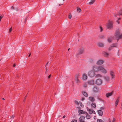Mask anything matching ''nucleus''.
Masks as SVG:
<instances>
[{
    "label": "nucleus",
    "instance_id": "1",
    "mask_svg": "<svg viewBox=\"0 0 122 122\" xmlns=\"http://www.w3.org/2000/svg\"><path fill=\"white\" fill-rule=\"evenodd\" d=\"M93 70L95 72H98L99 71L104 73H106L107 71L106 70L102 67L99 66L98 67L96 66H94L93 67Z\"/></svg>",
    "mask_w": 122,
    "mask_h": 122
},
{
    "label": "nucleus",
    "instance_id": "2",
    "mask_svg": "<svg viewBox=\"0 0 122 122\" xmlns=\"http://www.w3.org/2000/svg\"><path fill=\"white\" fill-rule=\"evenodd\" d=\"M115 37L117 38V41L122 38V33H120V31L119 30H117L115 34Z\"/></svg>",
    "mask_w": 122,
    "mask_h": 122
},
{
    "label": "nucleus",
    "instance_id": "3",
    "mask_svg": "<svg viewBox=\"0 0 122 122\" xmlns=\"http://www.w3.org/2000/svg\"><path fill=\"white\" fill-rule=\"evenodd\" d=\"M107 27L108 29H113V26L112 22V21L109 22L107 25Z\"/></svg>",
    "mask_w": 122,
    "mask_h": 122
},
{
    "label": "nucleus",
    "instance_id": "4",
    "mask_svg": "<svg viewBox=\"0 0 122 122\" xmlns=\"http://www.w3.org/2000/svg\"><path fill=\"white\" fill-rule=\"evenodd\" d=\"M102 83V80L100 79H98L96 80L95 83L97 85H100Z\"/></svg>",
    "mask_w": 122,
    "mask_h": 122
},
{
    "label": "nucleus",
    "instance_id": "5",
    "mask_svg": "<svg viewBox=\"0 0 122 122\" xmlns=\"http://www.w3.org/2000/svg\"><path fill=\"white\" fill-rule=\"evenodd\" d=\"M95 75V73L93 71H91L89 72L88 73V76L91 77H94Z\"/></svg>",
    "mask_w": 122,
    "mask_h": 122
},
{
    "label": "nucleus",
    "instance_id": "6",
    "mask_svg": "<svg viewBox=\"0 0 122 122\" xmlns=\"http://www.w3.org/2000/svg\"><path fill=\"white\" fill-rule=\"evenodd\" d=\"M79 119L80 122H85V117L82 116H80Z\"/></svg>",
    "mask_w": 122,
    "mask_h": 122
},
{
    "label": "nucleus",
    "instance_id": "7",
    "mask_svg": "<svg viewBox=\"0 0 122 122\" xmlns=\"http://www.w3.org/2000/svg\"><path fill=\"white\" fill-rule=\"evenodd\" d=\"M99 91V88L97 86H95L93 89V91L95 92H97Z\"/></svg>",
    "mask_w": 122,
    "mask_h": 122
},
{
    "label": "nucleus",
    "instance_id": "8",
    "mask_svg": "<svg viewBox=\"0 0 122 122\" xmlns=\"http://www.w3.org/2000/svg\"><path fill=\"white\" fill-rule=\"evenodd\" d=\"M79 76V74H77L75 76V81L76 83L78 84L79 83V81L78 79V78Z\"/></svg>",
    "mask_w": 122,
    "mask_h": 122
},
{
    "label": "nucleus",
    "instance_id": "9",
    "mask_svg": "<svg viewBox=\"0 0 122 122\" xmlns=\"http://www.w3.org/2000/svg\"><path fill=\"white\" fill-rule=\"evenodd\" d=\"M118 14H115L114 15V16L115 17H117V16L118 15L119 16L120 15L122 16V10H121L120 11H119L118 12Z\"/></svg>",
    "mask_w": 122,
    "mask_h": 122
},
{
    "label": "nucleus",
    "instance_id": "10",
    "mask_svg": "<svg viewBox=\"0 0 122 122\" xmlns=\"http://www.w3.org/2000/svg\"><path fill=\"white\" fill-rule=\"evenodd\" d=\"M102 54L105 57H108L109 55V54L108 53L105 51H103L102 52Z\"/></svg>",
    "mask_w": 122,
    "mask_h": 122
},
{
    "label": "nucleus",
    "instance_id": "11",
    "mask_svg": "<svg viewBox=\"0 0 122 122\" xmlns=\"http://www.w3.org/2000/svg\"><path fill=\"white\" fill-rule=\"evenodd\" d=\"M103 63V61L102 60H100L97 61V64L98 65H100L102 64Z\"/></svg>",
    "mask_w": 122,
    "mask_h": 122
},
{
    "label": "nucleus",
    "instance_id": "12",
    "mask_svg": "<svg viewBox=\"0 0 122 122\" xmlns=\"http://www.w3.org/2000/svg\"><path fill=\"white\" fill-rule=\"evenodd\" d=\"M87 83L90 85H93L94 84V81L92 80L88 81Z\"/></svg>",
    "mask_w": 122,
    "mask_h": 122
},
{
    "label": "nucleus",
    "instance_id": "13",
    "mask_svg": "<svg viewBox=\"0 0 122 122\" xmlns=\"http://www.w3.org/2000/svg\"><path fill=\"white\" fill-rule=\"evenodd\" d=\"M98 114L99 116H102L103 114V112L101 110H98L97 111Z\"/></svg>",
    "mask_w": 122,
    "mask_h": 122
},
{
    "label": "nucleus",
    "instance_id": "14",
    "mask_svg": "<svg viewBox=\"0 0 122 122\" xmlns=\"http://www.w3.org/2000/svg\"><path fill=\"white\" fill-rule=\"evenodd\" d=\"M84 49L83 48H81L79 51L78 55H81L83 54L84 52Z\"/></svg>",
    "mask_w": 122,
    "mask_h": 122
},
{
    "label": "nucleus",
    "instance_id": "15",
    "mask_svg": "<svg viewBox=\"0 0 122 122\" xmlns=\"http://www.w3.org/2000/svg\"><path fill=\"white\" fill-rule=\"evenodd\" d=\"M110 74L112 78H114L115 77V75L114 74V72L112 71H111L110 72Z\"/></svg>",
    "mask_w": 122,
    "mask_h": 122
},
{
    "label": "nucleus",
    "instance_id": "16",
    "mask_svg": "<svg viewBox=\"0 0 122 122\" xmlns=\"http://www.w3.org/2000/svg\"><path fill=\"white\" fill-rule=\"evenodd\" d=\"M113 94V92H108L106 94V96L107 98L108 97H109L111 96Z\"/></svg>",
    "mask_w": 122,
    "mask_h": 122
},
{
    "label": "nucleus",
    "instance_id": "17",
    "mask_svg": "<svg viewBox=\"0 0 122 122\" xmlns=\"http://www.w3.org/2000/svg\"><path fill=\"white\" fill-rule=\"evenodd\" d=\"M87 75L85 73L82 76V78L83 80H86L87 79Z\"/></svg>",
    "mask_w": 122,
    "mask_h": 122
},
{
    "label": "nucleus",
    "instance_id": "18",
    "mask_svg": "<svg viewBox=\"0 0 122 122\" xmlns=\"http://www.w3.org/2000/svg\"><path fill=\"white\" fill-rule=\"evenodd\" d=\"M119 97H118L115 101V106L116 107L117 105L118 104V103L119 101Z\"/></svg>",
    "mask_w": 122,
    "mask_h": 122
},
{
    "label": "nucleus",
    "instance_id": "19",
    "mask_svg": "<svg viewBox=\"0 0 122 122\" xmlns=\"http://www.w3.org/2000/svg\"><path fill=\"white\" fill-rule=\"evenodd\" d=\"M86 108H87V110H88L89 113L90 114H92L93 112V110L89 109L88 107H87Z\"/></svg>",
    "mask_w": 122,
    "mask_h": 122
},
{
    "label": "nucleus",
    "instance_id": "20",
    "mask_svg": "<svg viewBox=\"0 0 122 122\" xmlns=\"http://www.w3.org/2000/svg\"><path fill=\"white\" fill-rule=\"evenodd\" d=\"M89 99L91 102H93L95 100V99L94 97H89Z\"/></svg>",
    "mask_w": 122,
    "mask_h": 122
},
{
    "label": "nucleus",
    "instance_id": "21",
    "mask_svg": "<svg viewBox=\"0 0 122 122\" xmlns=\"http://www.w3.org/2000/svg\"><path fill=\"white\" fill-rule=\"evenodd\" d=\"M82 94L85 96L86 97H87L88 94L87 93L83 91L82 92Z\"/></svg>",
    "mask_w": 122,
    "mask_h": 122
},
{
    "label": "nucleus",
    "instance_id": "22",
    "mask_svg": "<svg viewBox=\"0 0 122 122\" xmlns=\"http://www.w3.org/2000/svg\"><path fill=\"white\" fill-rule=\"evenodd\" d=\"M112 37H110L107 38V41L109 42H111L112 41Z\"/></svg>",
    "mask_w": 122,
    "mask_h": 122
},
{
    "label": "nucleus",
    "instance_id": "23",
    "mask_svg": "<svg viewBox=\"0 0 122 122\" xmlns=\"http://www.w3.org/2000/svg\"><path fill=\"white\" fill-rule=\"evenodd\" d=\"M104 79L107 81H109L110 79V77L108 76H105L104 77Z\"/></svg>",
    "mask_w": 122,
    "mask_h": 122
},
{
    "label": "nucleus",
    "instance_id": "24",
    "mask_svg": "<svg viewBox=\"0 0 122 122\" xmlns=\"http://www.w3.org/2000/svg\"><path fill=\"white\" fill-rule=\"evenodd\" d=\"M98 46L101 47H103L104 46V45L102 43H99L98 44Z\"/></svg>",
    "mask_w": 122,
    "mask_h": 122
},
{
    "label": "nucleus",
    "instance_id": "25",
    "mask_svg": "<svg viewBox=\"0 0 122 122\" xmlns=\"http://www.w3.org/2000/svg\"><path fill=\"white\" fill-rule=\"evenodd\" d=\"M91 1L89 3V4L90 5H91L93 4L94 3L95 0H90Z\"/></svg>",
    "mask_w": 122,
    "mask_h": 122
},
{
    "label": "nucleus",
    "instance_id": "26",
    "mask_svg": "<svg viewBox=\"0 0 122 122\" xmlns=\"http://www.w3.org/2000/svg\"><path fill=\"white\" fill-rule=\"evenodd\" d=\"M93 108H95L96 106V105L95 103L92 102L91 104Z\"/></svg>",
    "mask_w": 122,
    "mask_h": 122
},
{
    "label": "nucleus",
    "instance_id": "27",
    "mask_svg": "<svg viewBox=\"0 0 122 122\" xmlns=\"http://www.w3.org/2000/svg\"><path fill=\"white\" fill-rule=\"evenodd\" d=\"M117 43H114L111 46L112 47H116L117 46Z\"/></svg>",
    "mask_w": 122,
    "mask_h": 122
},
{
    "label": "nucleus",
    "instance_id": "28",
    "mask_svg": "<svg viewBox=\"0 0 122 122\" xmlns=\"http://www.w3.org/2000/svg\"><path fill=\"white\" fill-rule=\"evenodd\" d=\"M96 77H102V76L100 74H98L96 75Z\"/></svg>",
    "mask_w": 122,
    "mask_h": 122
},
{
    "label": "nucleus",
    "instance_id": "29",
    "mask_svg": "<svg viewBox=\"0 0 122 122\" xmlns=\"http://www.w3.org/2000/svg\"><path fill=\"white\" fill-rule=\"evenodd\" d=\"M77 12H80L81 11V9L78 7L77 8Z\"/></svg>",
    "mask_w": 122,
    "mask_h": 122
},
{
    "label": "nucleus",
    "instance_id": "30",
    "mask_svg": "<svg viewBox=\"0 0 122 122\" xmlns=\"http://www.w3.org/2000/svg\"><path fill=\"white\" fill-rule=\"evenodd\" d=\"M86 119H88L90 118V116L89 115L87 114L86 115Z\"/></svg>",
    "mask_w": 122,
    "mask_h": 122
},
{
    "label": "nucleus",
    "instance_id": "31",
    "mask_svg": "<svg viewBox=\"0 0 122 122\" xmlns=\"http://www.w3.org/2000/svg\"><path fill=\"white\" fill-rule=\"evenodd\" d=\"M83 111L82 110H78V112L80 114H83Z\"/></svg>",
    "mask_w": 122,
    "mask_h": 122
},
{
    "label": "nucleus",
    "instance_id": "32",
    "mask_svg": "<svg viewBox=\"0 0 122 122\" xmlns=\"http://www.w3.org/2000/svg\"><path fill=\"white\" fill-rule=\"evenodd\" d=\"M97 122H104L101 119H97Z\"/></svg>",
    "mask_w": 122,
    "mask_h": 122
},
{
    "label": "nucleus",
    "instance_id": "33",
    "mask_svg": "<svg viewBox=\"0 0 122 122\" xmlns=\"http://www.w3.org/2000/svg\"><path fill=\"white\" fill-rule=\"evenodd\" d=\"M83 86L85 88L87 87V85L86 83H85L83 84Z\"/></svg>",
    "mask_w": 122,
    "mask_h": 122
},
{
    "label": "nucleus",
    "instance_id": "34",
    "mask_svg": "<svg viewBox=\"0 0 122 122\" xmlns=\"http://www.w3.org/2000/svg\"><path fill=\"white\" fill-rule=\"evenodd\" d=\"M100 32H102L103 30V29L101 26H100Z\"/></svg>",
    "mask_w": 122,
    "mask_h": 122
},
{
    "label": "nucleus",
    "instance_id": "35",
    "mask_svg": "<svg viewBox=\"0 0 122 122\" xmlns=\"http://www.w3.org/2000/svg\"><path fill=\"white\" fill-rule=\"evenodd\" d=\"M104 37V36L103 35H102L100 36L99 37V38H100L102 39Z\"/></svg>",
    "mask_w": 122,
    "mask_h": 122
},
{
    "label": "nucleus",
    "instance_id": "36",
    "mask_svg": "<svg viewBox=\"0 0 122 122\" xmlns=\"http://www.w3.org/2000/svg\"><path fill=\"white\" fill-rule=\"evenodd\" d=\"M3 16L4 15L3 14L2 15H0V20H1L2 18H3Z\"/></svg>",
    "mask_w": 122,
    "mask_h": 122
},
{
    "label": "nucleus",
    "instance_id": "37",
    "mask_svg": "<svg viewBox=\"0 0 122 122\" xmlns=\"http://www.w3.org/2000/svg\"><path fill=\"white\" fill-rule=\"evenodd\" d=\"M112 49V47L111 46L110 47H109L108 49V51H110Z\"/></svg>",
    "mask_w": 122,
    "mask_h": 122
},
{
    "label": "nucleus",
    "instance_id": "38",
    "mask_svg": "<svg viewBox=\"0 0 122 122\" xmlns=\"http://www.w3.org/2000/svg\"><path fill=\"white\" fill-rule=\"evenodd\" d=\"M12 27H11L9 29V31L10 33L12 31Z\"/></svg>",
    "mask_w": 122,
    "mask_h": 122
},
{
    "label": "nucleus",
    "instance_id": "39",
    "mask_svg": "<svg viewBox=\"0 0 122 122\" xmlns=\"http://www.w3.org/2000/svg\"><path fill=\"white\" fill-rule=\"evenodd\" d=\"M77 121L76 120L74 119L71 121V122H77Z\"/></svg>",
    "mask_w": 122,
    "mask_h": 122
},
{
    "label": "nucleus",
    "instance_id": "40",
    "mask_svg": "<svg viewBox=\"0 0 122 122\" xmlns=\"http://www.w3.org/2000/svg\"><path fill=\"white\" fill-rule=\"evenodd\" d=\"M90 62L91 63H92L93 61V60L92 59H91L90 60Z\"/></svg>",
    "mask_w": 122,
    "mask_h": 122
},
{
    "label": "nucleus",
    "instance_id": "41",
    "mask_svg": "<svg viewBox=\"0 0 122 122\" xmlns=\"http://www.w3.org/2000/svg\"><path fill=\"white\" fill-rule=\"evenodd\" d=\"M83 114H86V115L88 113H87V112H86L83 111Z\"/></svg>",
    "mask_w": 122,
    "mask_h": 122
},
{
    "label": "nucleus",
    "instance_id": "42",
    "mask_svg": "<svg viewBox=\"0 0 122 122\" xmlns=\"http://www.w3.org/2000/svg\"><path fill=\"white\" fill-rule=\"evenodd\" d=\"M105 108L104 107H101L100 108V110H103Z\"/></svg>",
    "mask_w": 122,
    "mask_h": 122
},
{
    "label": "nucleus",
    "instance_id": "43",
    "mask_svg": "<svg viewBox=\"0 0 122 122\" xmlns=\"http://www.w3.org/2000/svg\"><path fill=\"white\" fill-rule=\"evenodd\" d=\"M14 117L15 116L14 115H13L11 117V118L12 119H13Z\"/></svg>",
    "mask_w": 122,
    "mask_h": 122
},
{
    "label": "nucleus",
    "instance_id": "44",
    "mask_svg": "<svg viewBox=\"0 0 122 122\" xmlns=\"http://www.w3.org/2000/svg\"><path fill=\"white\" fill-rule=\"evenodd\" d=\"M80 106H81V107H82V106H83V104L81 102L80 103Z\"/></svg>",
    "mask_w": 122,
    "mask_h": 122
},
{
    "label": "nucleus",
    "instance_id": "45",
    "mask_svg": "<svg viewBox=\"0 0 122 122\" xmlns=\"http://www.w3.org/2000/svg\"><path fill=\"white\" fill-rule=\"evenodd\" d=\"M68 18L69 19H71V15H69V16H68Z\"/></svg>",
    "mask_w": 122,
    "mask_h": 122
},
{
    "label": "nucleus",
    "instance_id": "46",
    "mask_svg": "<svg viewBox=\"0 0 122 122\" xmlns=\"http://www.w3.org/2000/svg\"><path fill=\"white\" fill-rule=\"evenodd\" d=\"M74 102L76 104H79L78 102L77 101H75Z\"/></svg>",
    "mask_w": 122,
    "mask_h": 122
},
{
    "label": "nucleus",
    "instance_id": "47",
    "mask_svg": "<svg viewBox=\"0 0 122 122\" xmlns=\"http://www.w3.org/2000/svg\"><path fill=\"white\" fill-rule=\"evenodd\" d=\"M51 76V75H49L48 77V78H50Z\"/></svg>",
    "mask_w": 122,
    "mask_h": 122
},
{
    "label": "nucleus",
    "instance_id": "48",
    "mask_svg": "<svg viewBox=\"0 0 122 122\" xmlns=\"http://www.w3.org/2000/svg\"><path fill=\"white\" fill-rule=\"evenodd\" d=\"M85 98L84 97H82V98L81 100L82 101H83L84 100Z\"/></svg>",
    "mask_w": 122,
    "mask_h": 122
},
{
    "label": "nucleus",
    "instance_id": "49",
    "mask_svg": "<svg viewBox=\"0 0 122 122\" xmlns=\"http://www.w3.org/2000/svg\"><path fill=\"white\" fill-rule=\"evenodd\" d=\"M16 66V65H15V64H14L13 65V67H15V66Z\"/></svg>",
    "mask_w": 122,
    "mask_h": 122
},
{
    "label": "nucleus",
    "instance_id": "50",
    "mask_svg": "<svg viewBox=\"0 0 122 122\" xmlns=\"http://www.w3.org/2000/svg\"><path fill=\"white\" fill-rule=\"evenodd\" d=\"M66 117V116L65 115H64L63 116V117H62V118H65Z\"/></svg>",
    "mask_w": 122,
    "mask_h": 122
},
{
    "label": "nucleus",
    "instance_id": "51",
    "mask_svg": "<svg viewBox=\"0 0 122 122\" xmlns=\"http://www.w3.org/2000/svg\"><path fill=\"white\" fill-rule=\"evenodd\" d=\"M11 9H14V7H13V6H12L11 7Z\"/></svg>",
    "mask_w": 122,
    "mask_h": 122
},
{
    "label": "nucleus",
    "instance_id": "52",
    "mask_svg": "<svg viewBox=\"0 0 122 122\" xmlns=\"http://www.w3.org/2000/svg\"><path fill=\"white\" fill-rule=\"evenodd\" d=\"M117 22L118 23V24H119V21H118V20H117Z\"/></svg>",
    "mask_w": 122,
    "mask_h": 122
},
{
    "label": "nucleus",
    "instance_id": "53",
    "mask_svg": "<svg viewBox=\"0 0 122 122\" xmlns=\"http://www.w3.org/2000/svg\"><path fill=\"white\" fill-rule=\"evenodd\" d=\"M31 54V53H30L29 54V56H28V57H30V56Z\"/></svg>",
    "mask_w": 122,
    "mask_h": 122
},
{
    "label": "nucleus",
    "instance_id": "54",
    "mask_svg": "<svg viewBox=\"0 0 122 122\" xmlns=\"http://www.w3.org/2000/svg\"><path fill=\"white\" fill-rule=\"evenodd\" d=\"M49 62H47L46 63V65H45V66H46L48 64V63Z\"/></svg>",
    "mask_w": 122,
    "mask_h": 122
},
{
    "label": "nucleus",
    "instance_id": "55",
    "mask_svg": "<svg viewBox=\"0 0 122 122\" xmlns=\"http://www.w3.org/2000/svg\"><path fill=\"white\" fill-rule=\"evenodd\" d=\"M121 18H119L118 19V20H121Z\"/></svg>",
    "mask_w": 122,
    "mask_h": 122
},
{
    "label": "nucleus",
    "instance_id": "56",
    "mask_svg": "<svg viewBox=\"0 0 122 122\" xmlns=\"http://www.w3.org/2000/svg\"><path fill=\"white\" fill-rule=\"evenodd\" d=\"M93 113L95 114L96 113V112H95V111H94L93 110Z\"/></svg>",
    "mask_w": 122,
    "mask_h": 122
},
{
    "label": "nucleus",
    "instance_id": "57",
    "mask_svg": "<svg viewBox=\"0 0 122 122\" xmlns=\"http://www.w3.org/2000/svg\"><path fill=\"white\" fill-rule=\"evenodd\" d=\"M63 5V4H60L58 5L59 6H60L61 5Z\"/></svg>",
    "mask_w": 122,
    "mask_h": 122
},
{
    "label": "nucleus",
    "instance_id": "58",
    "mask_svg": "<svg viewBox=\"0 0 122 122\" xmlns=\"http://www.w3.org/2000/svg\"><path fill=\"white\" fill-rule=\"evenodd\" d=\"M114 119L113 118V121H112V122H114Z\"/></svg>",
    "mask_w": 122,
    "mask_h": 122
},
{
    "label": "nucleus",
    "instance_id": "59",
    "mask_svg": "<svg viewBox=\"0 0 122 122\" xmlns=\"http://www.w3.org/2000/svg\"><path fill=\"white\" fill-rule=\"evenodd\" d=\"M47 70H48L47 69H46V72L47 71Z\"/></svg>",
    "mask_w": 122,
    "mask_h": 122
},
{
    "label": "nucleus",
    "instance_id": "60",
    "mask_svg": "<svg viewBox=\"0 0 122 122\" xmlns=\"http://www.w3.org/2000/svg\"><path fill=\"white\" fill-rule=\"evenodd\" d=\"M25 98H24V101H25Z\"/></svg>",
    "mask_w": 122,
    "mask_h": 122
},
{
    "label": "nucleus",
    "instance_id": "61",
    "mask_svg": "<svg viewBox=\"0 0 122 122\" xmlns=\"http://www.w3.org/2000/svg\"><path fill=\"white\" fill-rule=\"evenodd\" d=\"M2 99V100H4L5 99L4 98H3Z\"/></svg>",
    "mask_w": 122,
    "mask_h": 122
},
{
    "label": "nucleus",
    "instance_id": "62",
    "mask_svg": "<svg viewBox=\"0 0 122 122\" xmlns=\"http://www.w3.org/2000/svg\"><path fill=\"white\" fill-rule=\"evenodd\" d=\"M26 97H24V98H25V99H26Z\"/></svg>",
    "mask_w": 122,
    "mask_h": 122
},
{
    "label": "nucleus",
    "instance_id": "63",
    "mask_svg": "<svg viewBox=\"0 0 122 122\" xmlns=\"http://www.w3.org/2000/svg\"><path fill=\"white\" fill-rule=\"evenodd\" d=\"M70 49V48H68V51H69Z\"/></svg>",
    "mask_w": 122,
    "mask_h": 122
},
{
    "label": "nucleus",
    "instance_id": "64",
    "mask_svg": "<svg viewBox=\"0 0 122 122\" xmlns=\"http://www.w3.org/2000/svg\"><path fill=\"white\" fill-rule=\"evenodd\" d=\"M108 122H111V121H109Z\"/></svg>",
    "mask_w": 122,
    "mask_h": 122
}]
</instances>
